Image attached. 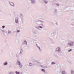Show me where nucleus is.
I'll return each instance as SVG.
<instances>
[{
	"label": "nucleus",
	"instance_id": "29",
	"mask_svg": "<svg viewBox=\"0 0 74 74\" xmlns=\"http://www.w3.org/2000/svg\"><path fill=\"white\" fill-rule=\"evenodd\" d=\"M71 51H72V49H70L68 50L69 52H71Z\"/></svg>",
	"mask_w": 74,
	"mask_h": 74
},
{
	"label": "nucleus",
	"instance_id": "21",
	"mask_svg": "<svg viewBox=\"0 0 74 74\" xmlns=\"http://www.w3.org/2000/svg\"><path fill=\"white\" fill-rule=\"evenodd\" d=\"M62 73L63 74H66V71H64L62 72Z\"/></svg>",
	"mask_w": 74,
	"mask_h": 74
},
{
	"label": "nucleus",
	"instance_id": "13",
	"mask_svg": "<svg viewBox=\"0 0 74 74\" xmlns=\"http://www.w3.org/2000/svg\"><path fill=\"white\" fill-rule=\"evenodd\" d=\"M32 32L34 34H37V32L34 31V30H32Z\"/></svg>",
	"mask_w": 74,
	"mask_h": 74
},
{
	"label": "nucleus",
	"instance_id": "31",
	"mask_svg": "<svg viewBox=\"0 0 74 74\" xmlns=\"http://www.w3.org/2000/svg\"><path fill=\"white\" fill-rule=\"evenodd\" d=\"M20 32V30H18L16 31V32L17 33H19V32Z\"/></svg>",
	"mask_w": 74,
	"mask_h": 74
},
{
	"label": "nucleus",
	"instance_id": "26",
	"mask_svg": "<svg viewBox=\"0 0 74 74\" xmlns=\"http://www.w3.org/2000/svg\"><path fill=\"white\" fill-rule=\"evenodd\" d=\"M15 73L16 74H19V73H20V72H18L17 71H16L15 72Z\"/></svg>",
	"mask_w": 74,
	"mask_h": 74
},
{
	"label": "nucleus",
	"instance_id": "33",
	"mask_svg": "<svg viewBox=\"0 0 74 74\" xmlns=\"http://www.w3.org/2000/svg\"><path fill=\"white\" fill-rule=\"evenodd\" d=\"M2 29H4V28H5V26L4 25L2 26Z\"/></svg>",
	"mask_w": 74,
	"mask_h": 74
},
{
	"label": "nucleus",
	"instance_id": "10",
	"mask_svg": "<svg viewBox=\"0 0 74 74\" xmlns=\"http://www.w3.org/2000/svg\"><path fill=\"white\" fill-rule=\"evenodd\" d=\"M31 1L32 4H35L36 3V0H31Z\"/></svg>",
	"mask_w": 74,
	"mask_h": 74
},
{
	"label": "nucleus",
	"instance_id": "27",
	"mask_svg": "<svg viewBox=\"0 0 74 74\" xmlns=\"http://www.w3.org/2000/svg\"><path fill=\"white\" fill-rule=\"evenodd\" d=\"M20 15L21 18H23V14H20Z\"/></svg>",
	"mask_w": 74,
	"mask_h": 74
},
{
	"label": "nucleus",
	"instance_id": "18",
	"mask_svg": "<svg viewBox=\"0 0 74 74\" xmlns=\"http://www.w3.org/2000/svg\"><path fill=\"white\" fill-rule=\"evenodd\" d=\"M8 64V62H7V61L3 63V65H4V66H7V65Z\"/></svg>",
	"mask_w": 74,
	"mask_h": 74
},
{
	"label": "nucleus",
	"instance_id": "8",
	"mask_svg": "<svg viewBox=\"0 0 74 74\" xmlns=\"http://www.w3.org/2000/svg\"><path fill=\"white\" fill-rule=\"evenodd\" d=\"M9 3L11 5H12V7H14L15 5H14V3L11 2H9Z\"/></svg>",
	"mask_w": 74,
	"mask_h": 74
},
{
	"label": "nucleus",
	"instance_id": "24",
	"mask_svg": "<svg viewBox=\"0 0 74 74\" xmlns=\"http://www.w3.org/2000/svg\"><path fill=\"white\" fill-rule=\"evenodd\" d=\"M41 71H42V72H45V70L44 69H42Z\"/></svg>",
	"mask_w": 74,
	"mask_h": 74
},
{
	"label": "nucleus",
	"instance_id": "9",
	"mask_svg": "<svg viewBox=\"0 0 74 74\" xmlns=\"http://www.w3.org/2000/svg\"><path fill=\"white\" fill-rule=\"evenodd\" d=\"M41 22L42 23H44V21H42L41 20H36L35 21V22Z\"/></svg>",
	"mask_w": 74,
	"mask_h": 74
},
{
	"label": "nucleus",
	"instance_id": "23",
	"mask_svg": "<svg viewBox=\"0 0 74 74\" xmlns=\"http://www.w3.org/2000/svg\"><path fill=\"white\" fill-rule=\"evenodd\" d=\"M9 74H14V72H10Z\"/></svg>",
	"mask_w": 74,
	"mask_h": 74
},
{
	"label": "nucleus",
	"instance_id": "19",
	"mask_svg": "<svg viewBox=\"0 0 74 74\" xmlns=\"http://www.w3.org/2000/svg\"><path fill=\"white\" fill-rule=\"evenodd\" d=\"M23 44L26 45H27V41L26 40H25L23 42Z\"/></svg>",
	"mask_w": 74,
	"mask_h": 74
},
{
	"label": "nucleus",
	"instance_id": "1",
	"mask_svg": "<svg viewBox=\"0 0 74 74\" xmlns=\"http://www.w3.org/2000/svg\"><path fill=\"white\" fill-rule=\"evenodd\" d=\"M38 25L39 26L38 27H36V28L38 29V30L41 31V29H42L44 28V25L42 23H41L40 24L39 23L38 24Z\"/></svg>",
	"mask_w": 74,
	"mask_h": 74
},
{
	"label": "nucleus",
	"instance_id": "20",
	"mask_svg": "<svg viewBox=\"0 0 74 74\" xmlns=\"http://www.w3.org/2000/svg\"><path fill=\"white\" fill-rule=\"evenodd\" d=\"M29 66H33V64H32L31 62H29Z\"/></svg>",
	"mask_w": 74,
	"mask_h": 74
},
{
	"label": "nucleus",
	"instance_id": "30",
	"mask_svg": "<svg viewBox=\"0 0 74 74\" xmlns=\"http://www.w3.org/2000/svg\"><path fill=\"white\" fill-rule=\"evenodd\" d=\"M45 62H46V63H49V61H48V60H45Z\"/></svg>",
	"mask_w": 74,
	"mask_h": 74
},
{
	"label": "nucleus",
	"instance_id": "11",
	"mask_svg": "<svg viewBox=\"0 0 74 74\" xmlns=\"http://www.w3.org/2000/svg\"><path fill=\"white\" fill-rule=\"evenodd\" d=\"M43 1L46 4H48V1L47 0H43Z\"/></svg>",
	"mask_w": 74,
	"mask_h": 74
},
{
	"label": "nucleus",
	"instance_id": "34",
	"mask_svg": "<svg viewBox=\"0 0 74 74\" xmlns=\"http://www.w3.org/2000/svg\"><path fill=\"white\" fill-rule=\"evenodd\" d=\"M57 9H56V10H55L54 11H55V12H57Z\"/></svg>",
	"mask_w": 74,
	"mask_h": 74
},
{
	"label": "nucleus",
	"instance_id": "5",
	"mask_svg": "<svg viewBox=\"0 0 74 74\" xmlns=\"http://www.w3.org/2000/svg\"><path fill=\"white\" fill-rule=\"evenodd\" d=\"M56 51L58 52H60L61 51L60 48L59 47H58L56 48Z\"/></svg>",
	"mask_w": 74,
	"mask_h": 74
},
{
	"label": "nucleus",
	"instance_id": "7",
	"mask_svg": "<svg viewBox=\"0 0 74 74\" xmlns=\"http://www.w3.org/2000/svg\"><path fill=\"white\" fill-rule=\"evenodd\" d=\"M22 54H23V49H22V48H21L19 53V55H21Z\"/></svg>",
	"mask_w": 74,
	"mask_h": 74
},
{
	"label": "nucleus",
	"instance_id": "28",
	"mask_svg": "<svg viewBox=\"0 0 74 74\" xmlns=\"http://www.w3.org/2000/svg\"><path fill=\"white\" fill-rule=\"evenodd\" d=\"M16 57H17V58H18L19 57V54H16Z\"/></svg>",
	"mask_w": 74,
	"mask_h": 74
},
{
	"label": "nucleus",
	"instance_id": "16",
	"mask_svg": "<svg viewBox=\"0 0 74 74\" xmlns=\"http://www.w3.org/2000/svg\"><path fill=\"white\" fill-rule=\"evenodd\" d=\"M50 40L52 44H54V42L53 40L51 39H50Z\"/></svg>",
	"mask_w": 74,
	"mask_h": 74
},
{
	"label": "nucleus",
	"instance_id": "14",
	"mask_svg": "<svg viewBox=\"0 0 74 74\" xmlns=\"http://www.w3.org/2000/svg\"><path fill=\"white\" fill-rule=\"evenodd\" d=\"M15 23H18V17H16Z\"/></svg>",
	"mask_w": 74,
	"mask_h": 74
},
{
	"label": "nucleus",
	"instance_id": "3",
	"mask_svg": "<svg viewBox=\"0 0 74 74\" xmlns=\"http://www.w3.org/2000/svg\"><path fill=\"white\" fill-rule=\"evenodd\" d=\"M16 64L18 65L20 68H21L22 67V65L21 62V61L19 60L17 61Z\"/></svg>",
	"mask_w": 74,
	"mask_h": 74
},
{
	"label": "nucleus",
	"instance_id": "4",
	"mask_svg": "<svg viewBox=\"0 0 74 74\" xmlns=\"http://www.w3.org/2000/svg\"><path fill=\"white\" fill-rule=\"evenodd\" d=\"M51 35L52 36H55L56 35V31L55 30H53V32H52L51 33Z\"/></svg>",
	"mask_w": 74,
	"mask_h": 74
},
{
	"label": "nucleus",
	"instance_id": "25",
	"mask_svg": "<svg viewBox=\"0 0 74 74\" xmlns=\"http://www.w3.org/2000/svg\"><path fill=\"white\" fill-rule=\"evenodd\" d=\"M56 5H57V6H59V5H60V4L58 3H56Z\"/></svg>",
	"mask_w": 74,
	"mask_h": 74
},
{
	"label": "nucleus",
	"instance_id": "36",
	"mask_svg": "<svg viewBox=\"0 0 74 74\" xmlns=\"http://www.w3.org/2000/svg\"><path fill=\"white\" fill-rule=\"evenodd\" d=\"M56 24H57V25H58V23H56Z\"/></svg>",
	"mask_w": 74,
	"mask_h": 74
},
{
	"label": "nucleus",
	"instance_id": "22",
	"mask_svg": "<svg viewBox=\"0 0 74 74\" xmlns=\"http://www.w3.org/2000/svg\"><path fill=\"white\" fill-rule=\"evenodd\" d=\"M71 74H74V71L71 70Z\"/></svg>",
	"mask_w": 74,
	"mask_h": 74
},
{
	"label": "nucleus",
	"instance_id": "6",
	"mask_svg": "<svg viewBox=\"0 0 74 74\" xmlns=\"http://www.w3.org/2000/svg\"><path fill=\"white\" fill-rule=\"evenodd\" d=\"M36 45L38 49L39 50V52H41V51H42V49L40 47H39L38 46V45H37V44H36Z\"/></svg>",
	"mask_w": 74,
	"mask_h": 74
},
{
	"label": "nucleus",
	"instance_id": "35",
	"mask_svg": "<svg viewBox=\"0 0 74 74\" xmlns=\"http://www.w3.org/2000/svg\"><path fill=\"white\" fill-rule=\"evenodd\" d=\"M19 74H22V72H21Z\"/></svg>",
	"mask_w": 74,
	"mask_h": 74
},
{
	"label": "nucleus",
	"instance_id": "32",
	"mask_svg": "<svg viewBox=\"0 0 74 74\" xmlns=\"http://www.w3.org/2000/svg\"><path fill=\"white\" fill-rule=\"evenodd\" d=\"M51 64H56L55 62H53L51 63Z\"/></svg>",
	"mask_w": 74,
	"mask_h": 74
},
{
	"label": "nucleus",
	"instance_id": "12",
	"mask_svg": "<svg viewBox=\"0 0 74 74\" xmlns=\"http://www.w3.org/2000/svg\"><path fill=\"white\" fill-rule=\"evenodd\" d=\"M5 32V30L0 29V33L1 34L3 33H4V32Z\"/></svg>",
	"mask_w": 74,
	"mask_h": 74
},
{
	"label": "nucleus",
	"instance_id": "2",
	"mask_svg": "<svg viewBox=\"0 0 74 74\" xmlns=\"http://www.w3.org/2000/svg\"><path fill=\"white\" fill-rule=\"evenodd\" d=\"M74 45V41H70L68 43L67 45V46L68 47H73Z\"/></svg>",
	"mask_w": 74,
	"mask_h": 74
},
{
	"label": "nucleus",
	"instance_id": "15",
	"mask_svg": "<svg viewBox=\"0 0 74 74\" xmlns=\"http://www.w3.org/2000/svg\"><path fill=\"white\" fill-rule=\"evenodd\" d=\"M38 66H40V67H43V68H47V67L46 66H43L41 65H38Z\"/></svg>",
	"mask_w": 74,
	"mask_h": 74
},
{
	"label": "nucleus",
	"instance_id": "17",
	"mask_svg": "<svg viewBox=\"0 0 74 74\" xmlns=\"http://www.w3.org/2000/svg\"><path fill=\"white\" fill-rule=\"evenodd\" d=\"M8 33L9 34H11L12 33L11 31L10 30H8Z\"/></svg>",
	"mask_w": 74,
	"mask_h": 74
}]
</instances>
